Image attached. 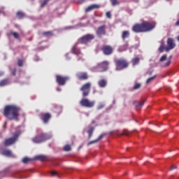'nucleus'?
Returning a JSON list of instances; mask_svg holds the SVG:
<instances>
[{"mask_svg": "<svg viewBox=\"0 0 179 179\" xmlns=\"http://www.w3.org/2000/svg\"><path fill=\"white\" fill-rule=\"evenodd\" d=\"M102 52L104 55L109 56L113 54V48L110 45H104L102 48Z\"/></svg>", "mask_w": 179, "mask_h": 179, "instance_id": "14", "label": "nucleus"}, {"mask_svg": "<svg viewBox=\"0 0 179 179\" xmlns=\"http://www.w3.org/2000/svg\"><path fill=\"white\" fill-rule=\"evenodd\" d=\"M71 150V146L70 145H66L64 147V150L66 151V152H69Z\"/></svg>", "mask_w": 179, "mask_h": 179, "instance_id": "35", "label": "nucleus"}, {"mask_svg": "<svg viewBox=\"0 0 179 179\" xmlns=\"http://www.w3.org/2000/svg\"><path fill=\"white\" fill-rule=\"evenodd\" d=\"M30 161H31V159H30V158H29V157H24L23 159H22V162H23L24 164H27V163H29V162H30Z\"/></svg>", "mask_w": 179, "mask_h": 179, "instance_id": "32", "label": "nucleus"}, {"mask_svg": "<svg viewBox=\"0 0 179 179\" xmlns=\"http://www.w3.org/2000/svg\"><path fill=\"white\" fill-rule=\"evenodd\" d=\"M156 27V22L143 21L141 23H136L132 27V31L136 34L147 33L152 31Z\"/></svg>", "mask_w": 179, "mask_h": 179, "instance_id": "2", "label": "nucleus"}, {"mask_svg": "<svg viewBox=\"0 0 179 179\" xmlns=\"http://www.w3.org/2000/svg\"><path fill=\"white\" fill-rule=\"evenodd\" d=\"M96 124V120H93L92 121V124Z\"/></svg>", "mask_w": 179, "mask_h": 179, "instance_id": "50", "label": "nucleus"}, {"mask_svg": "<svg viewBox=\"0 0 179 179\" xmlns=\"http://www.w3.org/2000/svg\"><path fill=\"white\" fill-rule=\"evenodd\" d=\"M176 25V26H179V20L177 21Z\"/></svg>", "mask_w": 179, "mask_h": 179, "instance_id": "51", "label": "nucleus"}, {"mask_svg": "<svg viewBox=\"0 0 179 179\" xmlns=\"http://www.w3.org/2000/svg\"><path fill=\"white\" fill-rule=\"evenodd\" d=\"M92 87L91 83L88 82L84 84L80 88V91L83 92V97H87L90 93V89Z\"/></svg>", "mask_w": 179, "mask_h": 179, "instance_id": "8", "label": "nucleus"}, {"mask_svg": "<svg viewBox=\"0 0 179 179\" xmlns=\"http://www.w3.org/2000/svg\"><path fill=\"white\" fill-rule=\"evenodd\" d=\"M57 174V171H52V172H51V176H56Z\"/></svg>", "mask_w": 179, "mask_h": 179, "instance_id": "46", "label": "nucleus"}, {"mask_svg": "<svg viewBox=\"0 0 179 179\" xmlns=\"http://www.w3.org/2000/svg\"><path fill=\"white\" fill-rule=\"evenodd\" d=\"M170 64H171V61L169 60V61L166 63L165 66H166H166H169L170 65Z\"/></svg>", "mask_w": 179, "mask_h": 179, "instance_id": "47", "label": "nucleus"}, {"mask_svg": "<svg viewBox=\"0 0 179 179\" xmlns=\"http://www.w3.org/2000/svg\"><path fill=\"white\" fill-rule=\"evenodd\" d=\"M108 84V82L106 79H101L98 82V85L101 88H105Z\"/></svg>", "mask_w": 179, "mask_h": 179, "instance_id": "20", "label": "nucleus"}, {"mask_svg": "<svg viewBox=\"0 0 179 179\" xmlns=\"http://www.w3.org/2000/svg\"><path fill=\"white\" fill-rule=\"evenodd\" d=\"M17 173V172H15L13 174V178H17V176H15V175H16Z\"/></svg>", "mask_w": 179, "mask_h": 179, "instance_id": "49", "label": "nucleus"}, {"mask_svg": "<svg viewBox=\"0 0 179 179\" xmlns=\"http://www.w3.org/2000/svg\"><path fill=\"white\" fill-rule=\"evenodd\" d=\"M155 78V76H152V77L149 78L147 80L146 83H147V84H149L150 83H151L152 81H153Z\"/></svg>", "mask_w": 179, "mask_h": 179, "instance_id": "40", "label": "nucleus"}, {"mask_svg": "<svg viewBox=\"0 0 179 179\" xmlns=\"http://www.w3.org/2000/svg\"><path fill=\"white\" fill-rule=\"evenodd\" d=\"M85 2V0H79L78 3L82 4Z\"/></svg>", "mask_w": 179, "mask_h": 179, "instance_id": "48", "label": "nucleus"}, {"mask_svg": "<svg viewBox=\"0 0 179 179\" xmlns=\"http://www.w3.org/2000/svg\"><path fill=\"white\" fill-rule=\"evenodd\" d=\"M116 71H122L129 67V62L124 58H120L115 60Z\"/></svg>", "mask_w": 179, "mask_h": 179, "instance_id": "3", "label": "nucleus"}, {"mask_svg": "<svg viewBox=\"0 0 179 179\" xmlns=\"http://www.w3.org/2000/svg\"><path fill=\"white\" fill-rule=\"evenodd\" d=\"M78 42L76 43L71 49V52L76 55H80L81 54V52L79 48H77Z\"/></svg>", "mask_w": 179, "mask_h": 179, "instance_id": "17", "label": "nucleus"}, {"mask_svg": "<svg viewBox=\"0 0 179 179\" xmlns=\"http://www.w3.org/2000/svg\"><path fill=\"white\" fill-rule=\"evenodd\" d=\"M105 107V104L103 103H100L99 105L97 106V110H101Z\"/></svg>", "mask_w": 179, "mask_h": 179, "instance_id": "36", "label": "nucleus"}, {"mask_svg": "<svg viewBox=\"0 0 179 179\" xmlns=\"http://www.w3.org/2000/svg\"><path fill=\"white\" fill-rule=\"evenodd\" d=\"M51 138V136L47 134H41L32 138L34 143H41L45 142L47 140Z\"/></svg>", "mask_w": 179, "mask_h": 179, "instance_id": "6", "label": "nucleus"}, {"mask_svg": "<svg viewBox=\"0 0 179 179\" xmlns=\"http://www.w3.org/2000/svg\"><path fill=\"white\" fill-rule=\"evenodd\" d=\"M176 44L174 39L172 38H169L167 40V47H166V52H169L171 50L175 49Z\"/></svg>", "mask_w": 179, "mask_h": 179, "instance_id": "11", "label": "nucleus"}, {"mask_svg": "<svg viewBox=\"0 0 179 179\" xmlns=\"http://www.w3.org/2000/svg\"><path fill=\"white\" fill-rule=\"evenodd\" d=\"M169 91H171V88H169Z\"/></svg>", "mask_w": 179, "mask_h": 179, "instance_id": "55", "label": "nucleus"}, {"mask_svg": "<svg viewBox=\"0 0 179 179\" xmlns=\"http://www.w3.org/2000/svg\"><path fill=\"white\" fill-rule=\"evenodd\" d=\"M166 59H167L166 55H163V56L160 58L159 62H165Z\"/></svg>", "mask_w": 179, "mask_h": 179, "instance_id": "41", "label": "nucleus"}, {"mask_svg": "<svg viewBox=\"0 0 179 179\" xmlns=\"http://www.w3.org/2000/svg\"><path fill=\"white\" fill-rule=\"evenodd\" d=\"M48 159V157L47 155H37L34 157V160H39L41 162H44Z\"/></svg>", "mask_w": 179, "mask_h": 179, "instance_id": "18", "label": "nucleus"}, {"mask_svg": "<svg viewBox=\"0 0 179 179\" xmlns=\"http://www.w3.org/2000/svg\"><path fill=\"white\" fill-rule=\"evenodd\" d=\"M139 62H140V58L138 57H136L133 58V59L131 60L133 66L138 65L139 64Z\"/></svg>", "mask_w": 179, "mask_h": 179, "instance_id": "26", "label": "nucleus"}, {"mask_svg": "<svg viewBox=\"0 0 179 179\" xmlns=\"http://www.w3.org/2000/svg\"><path fill=\"white\" fill-rule=\"evenodd\" d=\"M57 91H60V89H57Z\"/></svg>", "mask_w": 179, "mask_h": 179, "instance_id": "56", "label": "nucleus"}, {"mask_svg": "<svg viewBox=\"0 0 179 179\" xmlns=\"http://www.w3.org/2000/svg\"><path fill=\"white\" fill-rule=\"evenodd\" d=\"M105 136H106V133L101 134L98 137V138H96L97 141H98V142H99V141H101Z\"/></svg>", "mask_w": 179, "mask_h": 179, "instance_id": "42", "label": "nucleus"}, {"mask_svg": "<svg viewBox=\"0 0 179 179\" xmlns=\"http://www.w3.org/2000/svg\"><path fill=\"white\" fill-rule=\"evenodd\" d=\"M136 103V101H134L133 102L134 104H135Z\"/></svg>", "mask_w": 179, "mask_h": 179, "instance_id": "54", "label": "nucleus"}, {"mask_svg": "<svg viewBox=\"0 0 179 179\" xmlns=\"http://www.w3.org/2000/svg\"><path fill=\"white\" fill-rule=\"evenodd\" d=\"M164 49L166 50V48L164 47V43H162L160 47L159 48V52L162 53L164 51Z\"/></svg>", "mask_w": 179, "mask_h": 179, "instance_id": "30", "label": "nucleus"}, {"mask_svg": "<svg viewBox=\"0 0 179 179\" xmlns=\"http://www.w3.org/2000/svg\"><path fill=\"white\" fill-rule=\"evenodd\" d=\"M43 35L45 36H52L53 34L51 31H48L43 32Z\"/></svg>", "mask_w": 179, "mask_h": 179, "instance_id": "31", "label": "nucleus"}, {"mask_svg": "<svg viewBox=\"0 0 179 179\" xmlns=\"http://www.w3.org/2000/svg\"><path fill=\"white\" fill-rule=\"evenodd\" d=\"M50 0H44L43 2L41 3V7L44 8L45 6H47L48 2H50Z\"/></svg>", "mask_w": 179, "mask_h": 179, "instance_id": "34", "label": "nucleus"}, {"mask_svg": "<svg viewBox=\"0 0 179 179\" xmlns=\"http://www.w3.org/2000/svg\"><path fill=\"white\" fill-rule=\"evenodd\" d=\"M98 142H99V141H98V139L96 138V139H95V140H93V141H91L88 142L87 145H91L94 144V143H98Z\"/></svg>", "mask_w": 179, "mask_h": 179, "instance_id": "37", "label": "nucleus"}, {"mask_svg": "<svg viewBox=\"0 0 179 179\" xmlns=\"http://www.w3.org/2000/svg\"><path fill=\"white\" fill-rule=\"evenodd\" d=\"M94 34H86L78 39V44L86 45L87 43L94 40Z\"/></svg>", "mask_w": 179, "mask_h": 179, "instance_id": "7", "label": "nucleus"}, {"mask_svg": "<svg viewBox=\"0 0 179 179\" xmlns=\"http://www.w3.org/2000/svg\"><path fill=\"white\" fill-rule=\"evenodd\" d=\"M56 82L59 86H64L66 82L69 80V76H63L61 75H56Z\"/></svg>", "mask_w": 179, "mask_h": 179, "instance_id": "9", "label": "nucleus"}, {"mask_svg": "<svg viewBox=\"0 0 179 179\" xmlns=\"http://www.w3.org/2000/svg\"><path fill=\"white\" fill-rule=\"evenodd\" d=\"M16 16L19 20H22L24 18V13H23L22 11H18L16 13Z\"/></svg>", "mask_w": 179, "mask_h": 179, "instance_id": "25", "label": "nucleus"}, {"mask_svg": "<svg viewBox=\"0 0 179 179\" xmlns=\"http://www.w3.org/2000/svg\"><path fill=\"white\" fill-rule=\"evenodd\" d=\"M76 77L79 80H87L89 78V76L87 72H78L76 74Z\"/></svg>", "mask_w": 179, "mask_h": 179, "instance_id": "15", "label": "nucleus"}, {"mask_svg": "<svg viewBox=\"0 0 179 179\" xmlns=\"http://www.w3.org/2000/svg\"><path fill=\"white\" fill-rule=\"evenodd\" d=\"M106 17H108V18H110L111 17V14H110V12H106Z\"/></svg>", "mask_w": 179, "mask_h": 179, "instance_id": "43", "label": "nucleus"}, {"mask_svg": "<svg viewBox=\"0 0 179 179\" xmlns=\"http://www.w3.org/2000/svg\"><path fill=\"white\" fill-rule=\"evenodd\" d=\"M20 107L17 105H6L3 109V115L9 120H17L20 117Z\"/></svg>", "mask_w": 179, "mask_h": 179, "instance_id": "1", "label": "nucleus"}, {"mask_svg": "<svg viewBox=\"0 0 179 179\" xmlns=\"http://www.w3.org/2000/svg\"><path fill=\"white\" fill-rule=\"evenodd\" d=\"M167 1H170V0H166Z\"/></svg>", "mask_w": 179, "mask_h": 179, "instance_id": "59", "label": "nucleus"}, {"mask_svg": "<svg viewBox=\"0 0 179 179\" xmlns=\"http://www.w3.org/2000/svg\"><path fill=\"white\" fill-rule=\"evenodd\" d=\"M100 8H101L100 5L94 3V4H92V5L89 6L85 9V13H90V12L92 11L93 10L99 9Z\"/></svg>", "mask_w": 179, "mask_h": 179, "instance_id": "16", "label": "nucleus"}, {"mask_svg": "<svg viewBox=\"0 0 179 179\" xmlns=\"http://www.w3.org/2000/svg\"><path fill=\"white\" fill-rule=\"evenodd\" d=\"M108 61H103L97 64V66L93 68L94 72H106L108 70Z\"/></svg>", "mask_w": 179, "mask_h": 179, "instance_id": "5", "label": "nucleus"}, {"mask_svg": "<svg viewBox=\"0 0 179 179\" xmlns=\"http://www.w3.org/2000/svg\"><path fill=\"white\" fill-rule=\"evenodd\" d=\"M2 155L6 157H11L12 156V151L8 149H5L2 152Z\"/></svg>", "mask_w": 179, "mask_h": 179, "instance_id": "24", "label": "nucleus"}, {"mask_svg": "<svg viewBox=\"0 0 179 179\" xmlns=\"http://www.w3.org/2000/svg\"><path fill=\"white\" fill-rule=\"evenodd\" d=\"M177 169V166L173 164V165H171L170 170L173 171V169Z\"/></svg>", "mask_w": 179, "mask_h": 179, "instance_id": "45", "label": "nucleus"}, {"mask_svg": "<svg viewBox=\"0 0 179 179\" xmlns=\"http://www.w3.org/2000/svg\"><path fill=\"white\" fill-rule=\"evenodd\" d=\"M17 65L20 67H22V66H23V59H18Z\"/></svg>", "mask_w": 179, "mask_h": 179, "instance_id": "38", "label": "nucleus"}, {"mask_svg": "<svg viewBox=\"0 0 179 179\" xmlns=\"http://www.w3.org/2000/svg\"><path fill=\"white\" fill-rule=\"evenodd\" d=\"M57 109H58L59 110H55V113H60L61 111H62V108H61V107H57Z\"/></svg>", "mask_w": 179, "mask_h": 179, "instance_id": "44", "label": "nucleus"}, {"mask_svg": "<svg viewBox=\"0 0 179 179\" xmlns=\"http://www.w3.org/2000/svg\"><path fill=\"white\" fill-rule=\"evenodd\" d=\"M141 86V83H136L135 84V85L134 86V90H138Z\"/></svg>", "mask_w": 179, "mask_h": 179, "instance_id": "39", "label": "nucleus"}, {"mask_svg": "<svg viewBox=\"0 0 179 179\" xmlns=\"http://www.w3.org/2000/svg\"><path fill=\"white\" fill-rule=\"evenodd\" d=\"M113 134V131L110 132V134Z\"/></svg>", "mask_w": 179, "mask_h": 179, "instance_id": "58", "label": "nucleus"}, {"mask_svg": "<svg viewBox=\"0 0 179 179\" xmlns=\"http://www.w3.org/2000/svg\"><path fill=\"white\" fill-rule=\"evenodd\" d=\"M124 135H126V134H125V133H124Z\"/></svg>", "mask_w": 179, "mask_h": 179, "instance_id": "60", "label": "nucleus"}, {"mask_svg": "<svg viewBox=\"0 0 179 179\" xmlns=\"http://www.w3.org/2000/svg\"><path fill=\"white\" fill-rule=\"evenodd\" d=\"M130 36V32L129 31H123L122 32V39L123 41H125L126 39L129 38Z\"/></svg>", "mask_w": 179, "mask_h": 179, "instance_id": "22", "label": "nucleus"}, {"mask_svg": "<svg viewBox=\"0 0 179 179\" xmlns=\"http://www.w3.org/2000/svg\"><path fill=\"white\" fill-rule=\"evenodd\" d=\"M96 34L98 37L101 38V36L106 34V25H101L98 27Z\"/></svg>", "mask_w": 179, "mask_h": 179, "instance_id": "12", "label": "nucleus"}, {"mask_svg": "<svg viewBox=\"0 0 179 179\" xmlns=\"http://www.w3.org/2000/svg\"><path fill=\"white\" fill-rule=\"evenodd\" d=\"M19 136H20V131L14 132L12 137L7 138L4 140V145L8 147L15 145L19 139Z\"/></svg>", "mask_w": 179, "mask_h": 179, "instance_id": "4", "label": "nucleus"}, {"mask_svg": "<svg viewBox=\"0 0 179 179\" xmlns=\"http://www.w3.org/2000/svg\"><path fill=\"white\" fill-rule=\"evenodd\" d=\"M94 131V127L92 126H88V129L87 131L88 134V138L90 139L92 137L93 132Z\"/></svg>", "mask_w": 179, "mask_h": 179, "instance_id": "21", "label": "nucleus"}, {"mask_svg": "<svg viewBox=\"0 0 179 179\" xmlns=\"http://www.w3.org/2000/svg\"><path fill=\"white\" fill-rule=\"evenodd\" d=\"M113 6H115L120 4L118 0H110Z\"/></svg>", "mask_w": 179, "mask_h": 179, "instance_id": "33", "label": "nucleus"}, {"mask_svg": "<svg viewBox=\"0 0 179 179\" xmlns=\"http://www.w3.org/2000/svg\"><path fill=\"white\" fill-rule=\"evenodd\" d=\"M177 41L179 42V35L177 37Z\"/></svg>", "mask_w": 179, "mask_h": 179, "instance_id": "53", "label": "nucleus"}, {"mask_svg": "<svg viewBox=\"0 0 179 179\" xmlns=\"http://www.w3.org/2000/svg\"><path fill=\"white\" fill-rule=\"evenodd\" d=\"M10 71L11 73V75L13 76H16V72L17 71V70L16 69V68H10Z\"/></svg>", "mask_w": 179, "mask_h": 179, "instance_id": "28", "label": "nucleus"}, {"mask_svg": "<svg viewBox=\"0 0 179 179\" xmlns=\"http://www.w3.org/2000/svg\"><path fill=\"white\" fill-rule=\"evenodd\" d=\"M128 48H129V43L127 41H126L124 45H122L119 47V51L124 52L128 49Z\"/></svg>", "mask_w": 179, "mask_h": 179, "instance_id": "23", "label": "nucleus"}, {"mask_svg": "<svg viewBox=\"0 0 179 179\" xmlns=\"http://www.w3.org/2000/svg\"><path fill=\"white\" fill-rule=\"evenodd\" d=\"M80 104L83 107L91 108L94 106L95 101H90L88 99H82L81 101H80Z\"/></svg>", "mask_w": 179, "mask_h": 179, "instance_id": "10", "label": "nucleus"}, {"mask_svg": "<svg viewBox=\"0 0 179 179\" xmlns=\"http://www.w3.org/2000/svg\"><path fill=\"white\" fill-rule=\"evenodd\" d=\"M155 126H157V124H155Z\"/></svg>", "mask_w": 179, "mask_h": 179, "instance_id": "57", "label": "nucleus"}, {"mask_svg": "<svg viewBox=\"0 0 179 179\" xmlns=\"http://www.w3.org/2000/svg\"><path fill=\"white\" fill-rule=\"evenodd\" d=\"M145 102V100L138 102V103L136 106V109L137 110L141 109L143 106Z\"/></svg>", "mask_w": 179, "mask_h": 179, "instance_id": "27", "label": "nucleus"}, {"mask_svg": "<svg viewBox=\"0 0 179 179\" xmlns=\"http://www.w3.org/2000/svg\"><path fill=\"white\" fill-rule=\"evenodd\" d=\"M10 34L15 38L19 39V33L15 31H10Z\"/></svg>", "mask_w": 179, "mask_h": 179, "instance_id": "29", "label": "nucleus"}, {"mask_svg": "<svg viewBox=\"0 0 179 179\" xmlns=\"http://www.w3.org/2000/svg\"><path fill=\"white\" fill-rule=\"evenodd\" d=\"M40 118L44 124L48 123L51 119V114L50 113H42L40 114Z\"/></svg>", "mask_w": 179, "mask_h": 179, "instance_id": "13", "label": "nucleus"}, {"mask_svg": "<svg viewBox=\"0 0 179 179\" xmlns=\"http://www.w3.org/2000/svg\"><path fill=\"white\" fill-rule=\"evenodd\" d=\"M10 84V80L9 78H5L0 80V87H5Z\"/></svg>", "mask_w": 179, "mask_h": 179, "instance_id": "19", "label": "nucleus"}, {"mask_svg": "<svg viewBox=\"0 0 179 179\" xmlns=\"http://www.w3.org/2000/svg\"><path fill=\"white\" fill-rule=\"evenodd\" d=\"M78 60H82V61H83V59L82 57H80V58L78 59Z\"/></svg>", "mask_w": 179, "mask_h": 179, "instance_id": "52", "label": "nucleus"}]
</instances>
